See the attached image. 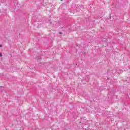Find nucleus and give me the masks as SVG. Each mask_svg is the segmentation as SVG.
Returning <instances> with one entry per match:
<instances>
[{"mask_svg": "<svg viewBox=\"0 0 130 130\" xmlns=\"http://www.w3.org/2000/svg\"><path fill=\"white\" fill-rule=\"evenodd\" d=\"M1 56H3V54H2V53H0V57Z\"/></svg>", "mask_w": 130, "mask_h": 130, "instance_id": "obj_1", "label": "nucleus"}, {"mask_svg": "<svg viewBox=\"0 0 130 130\" xmlns=\"http://www.w3.org/2000/svg\"><path fill=\"white\" fill-rule=\"evenodd\" d=\"M0 47H3V46L2 45H0Z\"/></svg>", "mask_w": 130, "mask_h": 130, "instance_id": "obj_2", "label": "nucleus"}]
</instances>
